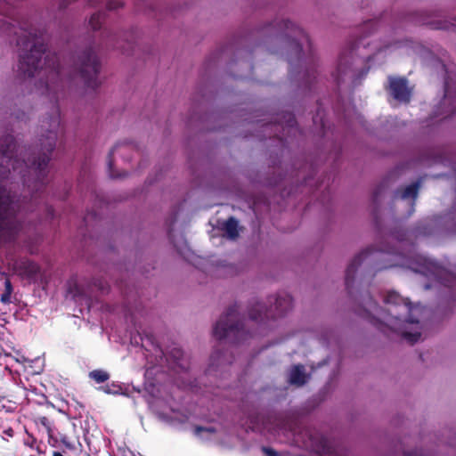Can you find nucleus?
<instances>
[{"instance_id": "dca6fc26", "label": "nucleus", "mask_w": 456, "mask_h": 456, "mask_svg": "<svg viewBox=\"0 0 456 456\" xmlns=\"http://www.w3.org/2000/svg\"><path fill=\"white\" fill-rule=\"evenodd\" d=\"M121 5H122L121 2L115 1V2H110L109 4H108V7H109V9L113 10V9L119 8Z\"/></svg>"}, {"instance_id": "f8f14e48", "label": "nucleus", "mask_w": 456, "mask_h": 456, "mask_svg": "<svg viewBox=\"0 0 456 456\" xmlns=\"http://www.w3.org/2000/svg\"><path fill=\"white\" fill-rule=\"evenodd\" d=\"M240 228L238 222L230 218V240L236 238L239 235Z\"/></svg>"}, {"instance_id": "20e7f679", "label": "nucleus", "mask_w": 456, "mask_h": 456, "mask_svg": "<svg viewBox=\"0 0 456 456\" xmlns=\"http://www.w3.org/2000/svg\"><path fill=\"white\" fill-rule=\"evenodd\" d=\"M406 322L411 325V328H409L411 330H408V328H405L402 331V335L409 343L413 344L420 338V327L418 322L411 319L407 320Z\"/></svg>"}, {"instance_id": "0eeeda50", "label": "nucleus", "mask_w": 456, "mask_h": 456, "mask_svg": "<svg viewBox=\"0 0 456 456\" xmlns=\"http://www.w3.org/2000/svg\"><path fill=\"white\" fill-rule=\"evenodd\" d=\"M289 380L291 384L301 386L305 384L307 380V376L304 371L303 366H294L290 372Z\"/></svg>"}, {"instance_id": "39448f33", "label": "nucleus", "mask_w": 456, "mask_h": 456, "mask_svg": "<svg viewBox=\"0 0 456 456\" xmlns=\"http://www.w3.org/2000/svg\"><path fill=\"white\" fill-rule=\"evenodd\" d=\"M228 332V314H223L214 325L213 336L217 340L226 338Z\"/></svg>"}, {"instance_id": "412c9836", "label": "nucleus", "mask_w": 456, "mask_h": 456, "mask_svg": "<svg viewBox=\"0 0 456 456\" xmlns=\"http://www.w3.org/2000/svg\"><path fill=\"white\" fill-rule=\"evenodd\" d=\"M3 399H4V396H2V395H0V402H2V400H3Z\"/></svg>"}, {"instance_id": "2eb2a0df", "label": "nucleus", "mask_w": 456, "mask_h": 456, "mask_svg": "<svg viewBox=\"0 0 456 456\" xmlns=\"http://www.w3.org/2000/svg\"><path fill=\"white\" fill-rule=\"evenodd\" d=\"M29 275H34L38 272V266L34 263H28Z\"/></svg>"}, {"instance_id": "f257e3e1", "label": "nucleus", "mask_w": 456, "mask_h": 456, "mask_svg": "<svg viewBox=\"0 0 456 456\" xmlns=\"http://www.w3.org/2000/svg\"><path fill=\"white\" fill-rule=\"evenodd\" d=\"M45 54V50H43L42 45L37 47L36 45L30 50V55L28 56H21L19 63V69L28 77L34 76L35 71L38 68H43L44 64L46 63L48 55L42 59V56Z\"/></svg>"}, {"instance_id": "f3484780", "label": "nucleus", "mask_w": 456, "mask_h": 456, "mask_svg": "<svg viewBox=\"0 0 456 456\" xmlns=\"http://www.w3.org/2000/svg\"><path fill=\"white\" fill-rule=\"evenodd\" d=\"M4 434L5 436H7L8 437H12V436H13V429H12V428H7V429H5V430L4 431Z\"/></svg>"}, {"instance_id": "aec40b11", "label": "nucleus", "mask_w": 456, "mask_h": 456, "mask_svg": "<svg viewBox=\"0 0 456 456\" xmlns=\"http://www.w3.org/2000/svg\"><path fill=\"white\" fill-rule=\"evenodd\" d=\"M53 456H63V455L58 452H54Z\"/></svg>"}, {"instance_id": "9b49d317", "label": "nucleus", "mask_w": 456, "mask_h": 456, "mask_svg": "<svg viewBox=\"0 0 456 456\" xmlns=\"http://www.w3.org/2000/svg\"><path fill=\"white\" fill-rule=\"evenodd\" d=\"M5 286V292L1 296V301L3 303H9L11 300V295H12V285L9 280H6L4 281Z\"/></svg>"}, {"instance_id": "4468645a", "label": "nucleus", "mask_w": 456, "mask_h": 456, "mask_svg": "<svg viewBox=\"0 0 456 456\" xmlns=\"http://www.w3.org/2000/svg\"><path fill=\"white\" fill-rule=\"evenodd\" d=\"M215 225L220 226L222 230V236L225 237L228 234V221H223L222 224L216 223Z\"/></svg>"}, {"instance_id": "ddd939ff", "label": "nucleus", "mask_w": 456, "mask_h": 456, "mask_svg": "<svg viewBox=\"0 0 456 456\" xmlns=\"http://www.w3.org/2000/svg\"><path fill=\"white\" fill-rule=\"evenodd\" d=\"M417 195V186L416 185H411V186H408L403 193V199H407V198H415Z\"/></svg>"}, {"instance_id": "7ed1b4c3", "label": "nucleus", "mask_w": 456, "mask_h": 456, "mask_svg": "<svg viewBox=\"0 0 456 456\" xmlns=\"http://www.w3.org/2000/svg\"><path fill=\"white\" fill-rule=\"evenodd\" d=\"M389 89L393 97L399 101L406 102L410 100L411 89L403 78H390Z\"/></svg>"}, {"instance_id": "a211bd4d", "label": "nucleus", "mask_w": 456, "mask_h": 456, "mask_svg": "<svg viewBox=\"0 0 456 456\" xmlns=\"http://www.w3.org/2000/svg\"><path fill=\"white\" fill-rule=\"evenodd\" d=\"M95 19H99V15H97V16H93V17L91 18V20H90L91 26H92V28H93L94 29H96V28H97V24H94V23Z\"/></svg>"}, {"instance_id": "423d86ee", "label": "nucleus", "mask_w": 456, "mask_h": 456, "mask_svg": "<svg viewBox=\"0 0 456 456\" xmlns=\"http://www.w3.org/2000/svg\"><path fill=\"white\" fill-rule=\"evenodd\" d=\"M99 72V64L96 59L89 60L88 63L86 64L83 73L85 77L88 78L89 86H94L97 85L95 77Z\"/></svg>"}, {"instance_id": "9d476101", "label": "nucleus", "mask_w": 456, "mask_h": 456, "mask_svg": "<svg viewBox=\"0 0 456 456\" xmlns=\"http://www.w3.org/2000/svg\"><path fill=\"white\" fill-rule=\"evenodd\" d=\"M216 432L214 428H200L198 427L195 428V434L203 439H208L211 437V435Z\"/></svg>"}, {"instance_id": "1a4fd4ad", "label": "nucleus", "mask_w": 456, "mask_h": 456, "mask_svg": "<svg viewBox=\"0 0 456 456\" xmlns=\"http://www.w3.org/2000/svg\"><path fill=\"white\" fill-rule=\"evenodd\" d=\"M89 377L97 383H102L109 379L110 375L102 370H95L90 372Z\"/></svg>"}, {"instance_id": "6ab92c4d", "label": "nucleus", "mask_w": 456, "mask_h": 456, "mask_svg": "<svg viewBox=\"0 0 456 456\" xmlns=\"http://www.w3.org/2000/svg\"><path fill=\"white\" fill-rule=\"evenodd\" d=\"M264 452H265L268 456H275V452H274L273 451H272L271 449L265 448V449H264Z\"/></svg>"}, {"instance_id": "f03ea898", "label": "nucleus", "mask_w": 456, "mask_h": 456, "mask_svg": "<svg viewBox=\"0 0 456 456\" xmlns=\"http://www.w3.org/2000/svg\"><path fill=\"white\" fill-rule=\"evenodd\" d=\"M12 202L5 191H0V237L4 236L12 229L9 220L13 212Z\"/></svg>"}, {"instance_id": "6e6552de", "label": "nucleus", "mask_w": 456, "mask_h": 456, "mask_svg": "<svg viewBox=\"0 0 456 456\" xmlns=\"http://www.w3.org/2000/svg\"><path fill=\"white\" fill-rule=\"evenodd\" d=\"M387 302L388 304H395L397 305L399 303H403L404 308H406L409 312H411L413 310L412 306L411 305L410 302H408L406 299L402 298L397 293L392 292L389 293L387 297Z\"/></svg>"}]
</instances>
